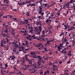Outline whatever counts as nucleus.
<instances>
[{
	"label": "nucleus",
	"instance_id": "nucleus-1",
	"mask_svg": "<svg viewBox=\"0 0 75 75\" xmlns=\"http://www.w3.org/2000/svg\"><path fill=\"white\" fill-rule=\"evenodd\" d=\"M5 30H4V31L5 33H8V30L11 33H12L13 35L14 36L16 35V30L12 28H7L6 26L5 27Z\"/></svg>",
	"mask_w": 75,
	"mask_h": 75
},
{
	"label": "nucleus",
	"instance_id": "nucleus-2",
	"mask_svg": "<svg viewBox=\"0 0 75 75\" xmlns=\"http://www.w3.org/2000/svg\"><path fill=\"white\" fill-rule=\"evenodd\" d=\"M9 41V39H8L3 38L1 40L0 43H2L3 44H6Z\"/></svg>",
	"mask_w": 75,
	"mask_h": 75
},
{
	"label": "nucleus",
	"instance_id": "nucleus-3",
	"mask_svg": "<svg viewBox=\"0 0 75 75\" xmlns=\"http://www.w3.org/2000/svg\"><path fill=\"white\" fill-rule=\"evenodd\" d=\"M36 52H30V54L32 55V57L33 58H36L37 57L36 55Z\"/></svg>",
	"mask_w": 75,
	"mask_h": 75
},
{
	"label": "nucleus",
	"instance_id": "nucleus-4",
	"mask_svg": "<svg viewBox=\"0 0 75 75\" xmlns=\"http://www.w3.org/2000/svg\"><path fill=\"white\" fill-rule=\"evenodd\" d=\"M37 57L38 59L40 60V63H42V64H44V60H42L43 59V58L41 57L40 55H38Z\"/></svg>",
	"mask_w": 75,
	"mask_h": 75
},
{
	"label": "nucleus",
	"instance_id": "nucleus-5",
	"mask_svg": "<svg viewBox=\"0 0 75 75\" xmlns=\"http://www.w3.org/2000/svg\"><path fill=\"white\" fill-rule=\"evenodd\" d=\"M28 63V64L29 65V66H30V67L33 64L32 62L33 61L32 60L30 59H28L26 61Z\"/></svg>",
	"mask_w": 75,
	"mask_h": 75
},
{
	"label": "nucleus",
	"instance_id": "nucleus-6",
	"mask_svg": "<svg viewBox=\"0 0 75 75\" xmlns=\"http://www.w3.org/2000/svg\"><path fill=\"white\" fill-rule=\"evenodd\" d=\"M42 27L41 26H39V29L38 31L39 32H38L37 33L38 35L40 34L41 32H42Z\"/></svg>",
	"mask_w": 75,
	"mask_h": 75
},
{
	"label": "nucleus",
	"instance_id": "nucleus-7",
	"mask_svg": "<svg viewBox=\"0 0 75 75\" xmlns=\"http://www.w3.org/2000/svg\"><path fill=\"white\" fill-rule=\"evenodd\" d=\"M37 47L38 48L39 47H41L42 49H43L44 48V46L43 45V44L42 43H40V44H38V45L37 46Z\"/></svg>",
	"mask_w": 75,
	"mask_h": 75
},
{
	"label": "nucleus",
	"instance_id": "nucleus-8",
	"mask_svg": "<svg viewBox=\"0 0 75 75\" xmlns=\"http://www.w3.org/2000/svg\"><path fill=\"white\" fill-rule=\"evenodd\" d=\"M4 2L6 4L7 6H8L10 4V2L9 1H8V0L7 1H5V0H4Z\"/></svg>",
	"mask_w": 75,
	"mask_h": 75
},
{
	"label": "nucleus",
	"instance_id": "nucleus-9",
	"mask_svg": "<svg viewBox=\"0 0 75 75\" xmlns=\"http://www.w3.org/2000/svg\"><path fill=\"white\" fill-rule=\"evenodd\" d=\"M22 66H23V67H24L25 68H26L27 69L29 67H30V66H28V65H26V64H23L22 65H21Z\"/></svg>",
	"mask_w": 75,
	"mask_h": 75
},
{
	"label": "nucleus",
	"instance_id": "nucleus-10",
	"mask_svg": "<svg viewBox=\"0 0 75 75\" xmlns=\"http://www.w3.org/2000/svg\"><path fill=\"white\" fill-rule=\"evenodd\" d=\"M30 71H31L32 73H34L35 71V68H31L30 69H29Z\"/></svg>",
	"mask_w": 75,
	"mask_h": 75
},
{
	"label": "nucleus",
	"instance_id": "nucleus-11",
	"mask_svg": "<svg viewBox=\"0 0 75 75\" xmlns=\"http://www.w3.org/2000/svg\"><path fill=\"white\" fill-rule=\"evenodd\" d=\"M29 55L28 54H25V56L24 57L25 59V61H27L29 59L28 57Z\"/></svg>",
	"mask_w": 75,
	"mask_h": 75
},
{
	"label": "nucleus",
	"instance_id": "nucleus-12",
	"mask_svg": "<svg viewBox=\"0 0 75 75\" xmlns=\"http://www.w3.org/2000/svg\"><path fill=\"white\" fill-rule=\"evenodd\" d=\"M0 45L1 47H4V48H7L8 47H6V45H4L3 43H0Z\"/></svg>",
	"mask_w": 75,
	"mask_h": 75
},
{
	"label": "nucleus",
	"instance_id": "nucleus-13",
	"mask_svg": "<svg viewBox=\"0 0 75 75\" xmlns=\"http://www.w3.org/2000/svg\"><path fill=\"white\" fill-rule=\"evenodd\" d=\"M25 59L23 58L22 59H21V60L20 61V62H21V65H22L23 64H25Z\"/></svg>",
	"mask_w": 75,
	"mask_h": 75
},
{
	"label": "nucleus",
	"instance_id": "nucleus-14",
	"mask_svg": "<svg viewBox=\"0 0 75 75\" xmlns=\"http://www.w3.org/2000/svg\"><path fill=\"white\" fill-rule=\"evenodd\" d=\"M36 25L37 26L41 25H42L41 22L40 21H37Z\"/></svg>",
	"mask_w": 75,
	"mask_h": 75
},
{
	"label": "nucleus",
	"instance_id": "nucleus-15",
	"mask_svg": "<svg viewBox=\"0 0 75 75\" xmlns=\"http://www.w3.org/2000/svg\"><path fill=\"white\" fill-rule=\"evenodd\" d=\"M17 73H16V74L17 75H18L20 74V75H21L23 74L22 73H21V70H17Z\"/></svg>",
	"mask_w": 75,
	"mask_h": 75
},
{
	"label": "nucleus",
	"instance_id": "nucleus-16",
	"mask_svg": "<svg viewBox=\"0 0 75 75\" xmlns=\"http://www.w3.org/2000/svg\"><path fill=\"white\" fill-rule=\"evenodd\" d=\"M36 64L38 66H39L41 65V63H40V60H38L37 63H36Z\"/></svg>",
	"mask_w": 75,
	"mask_h": 75
},
{
	"label": "nucleus",
	"instance_id": "nucleus-17",
	"mask_svg": "<svg viewBox=\"0 0 75 75\" xmlns=\"http://www.w3.org/2000/svg\"><path fill=\"white\" fill-rule=\"evenodd\" d=\"M24 14H25V16L27 17H30V14L29 13V12L28 11H26V13H24Z\"/></svg>",
	"mask_w": 75,
	"mask_h": 75
},
{
	"label": "nucleus",
	"instance_id": "nucleus-18",
	"mask_svg": "<svg viewBox=\"0 0 75 75\" xmlns=\"http://www.w3.org/2000/svg\"><path fill=\"white\" fill-rule=\"evenodd\" d=\"M1 35H3L4 37H6L7 39L9 38L10 37V36L9 35H6L5 34V33H4L3 34L2 33H1Z\"/></svg>",
	"mask_w": 75,
	"mask_h": 75
},
{
	"label": "nucleus",
	"instance_id": "nucleus-19",
	"mask_svg": "<svg viewBox=\"0 0 75 75\" xmlns=\"http://www.w3.org/2000/svg\"><path fill=\"white\" fill-rule=\"evenodd\" d=\"M61 53L62 54H65L67 53V52L64 49V50H62V51H61Z\"/></svg>",
	"mask_w": 75,
	"mask_h": 75
},
{
	"label": "nucleus",
	"instance_id": "nucleus-20",
	"mask_svg": "<svg viewBox=\"0 0 75 75\" xmlns=\"http://www.w3.org/2000/svg\"><path fill=\"white\" fill-rule=\"evenodd\" d=\"M46 36L45 35H42V36L40 38V40H42V41L44 40V38ZM43 37L44 38H43Z\"/></svg>",
	"mask_w": 75,
	"mask_h": 75
},
{
	"label": "nucleus",
	"instance_id": "nucleus-21",
	"mask_svg": "<svg viewBox=\"0 0 75 75\" xmlns=\"http://www.w3.org/2000/svg\"><path fill=\"white\" fill-rule=\"evenodd\" d=\"M46 33L45 32V31L44 30H42V31L41 34H42V35L45 36V34Z\"/></svg>",
	"mask_w": 75,
	"mask_h": 75
},
{
	"label": "nucleus",
	"instance_id": "nucleus-22",
	"mask_svg": "<svg viewBox=\"0 0 75 75\" xmlns=\"http://www.w3.org/2000/svg\"><path fill=\"white\" fill-rule=\"evenodd\" d=\"M69 3H65V6L66 7V8H68L69 7Z\"/></svg>",
	"mask_w": 75,
	"mask_h": 75
},
{
	"label": "nucleus",
	"instance_id": "nucleus-23",
	"mask_svg": "<svg viewBox=\"0 0 75 75\" xmlns=\"http://www.w3.org/2000/svg\"><path fill=\"white\" fill-rule=\"evenodd\" d=\"M17 50V49L15 48H13V49L12 50V51L13 52L15 53H16V50Z\"/></svg>",
	"mask_w": 75,
	"mask_h": 75
},
{
	"label": "nucleus",
	"instance_id": "nucleus-24",
	"mask_svg": "<svg viewBox=\"0 0 75 75\" xmlns=\"http://www.w3.org/2000/svg\"><path fill=\"white\" fill-rule=\"evenodd\" d=\"M35 34H33V35L31 36V38H33V39H35Z\"/></svg>",
	"mask_w": 75,
	"mask_h": 75
},
{
	"label": "nucleus",
	"instance_id": "nucleus-25",
	"mask_svg": "<svg viewBox=\"0 0 75 75\" xmlns=\"http://www.w3.org/2000/svg\"><path fill=\"white\" fill-rule=\"evenodd\" d=\"M33 28H32L31 29L29 30V32L33 34Z\"/></svg>",
	"mask_w": 75,
	"mask_h": 75
},
{
	"label": "nucleus",
	"instance_id": "nucleus-26",
	"mask_svg": "<svg viewBox=\"0 0 75 75\" xmlns=\"http://www.w3.org/2000/svg\"><path fill=\"white\" fill-rule=\"evenodd\" d=\"M16 57L15 55H13L12 56V58H11V60H13Z\"/></svg>",
	"mask_w": 75,
	"mask_h": 75
},
{
	"label": "nucleus",
	"instance_id": "nucleus-27",
	"mask_svg": "<svg viewBox=\"0 0 75 75\" xmlns=\"http://www.w3.org/2000/svg\"><path fill=\"white\" fill-rule=\"evenodd\" d=\"M42 2H43V0H42L39 1V3H40V6H41V7H42Z\"/></svg>",
	"mask_w": 75,
	"mask_h": 75
},
{
	"label": "nucleus",
	"instance_id": "nucleus-28",
	"mask_svg": "<svg viewBox=\"0 0 75 75\" xmlns=\"http://www.w3.org/2000/svg\"><path fill=\"white\" fill-rule=\"evenodd\" d=\"M24 42L26 45H28L29 44L28 43V40H25L24 41Z\"/></svg>",
	"mask_w": 75,
	"mask_h": 75
},
{
	"label": "nucleus",
	"instance_id": "nucleus-29",
	"mask_svg": "<svg viewBox=\"0 0 75 75\" xmlns=\"http://www.w3.org/2000/svg\"><path fill=\"white\" fill-rule=\"evenodd\" d=\"M39 11L38 12L39 14H41L42 12V10L39 9Z\"/></svg>",
	"mask_w": 75,
	"mask_h": 75
},
{
	"label": "nucleus",
	"instance_id": "nucleus-30",
	"mask_svg": "<svg viewBox=\"0 0 75 75\" xmlns=\"http://www.w3.org/2000/svg\"><path fill=\"white\" fill-rule=\"evenodd\" d=\"M57 49H58V51H60L61 49V48L60 47L58 46L57 47Z\"/></svg>",
	"mask_w": 75,
	"mask_h": 75
},
{
	"label": "nucleus",
	"instance_id": "nucleus-31",
	"mask_svg": "<svg viewBox=\"0 0 75 75\" xmlns=\"http://www.w3.org/2000/svg\"><path fill=\"white\" fill-rule=\"evenodd\" d=\"M49 21H51V20H49L48 18H47L46 21V22L47 23Z\"/></svg>",
	"mask_w": 75,
	"mask_h": 75
},
{
	"label": "nucleus",
	"instance_id": "nucleus-32",
	"mask_svg": "<svg viewBox=\"0 0 75 75\" xmlns=\"http://www.w3.org/2000/svg\"><path fill=\"white\" fill-rule=\"evenodd\" d=\"M72 74L73 75H75V70H73L72 72Z\"/></svg>",
	"mask_w": 75,
	"mask_h": 75
},
{
	"label": "nucleus",
	"instance_id": "nucleus-33",
	"mask_svg": "<svg viewBox=\"0 0 75 75\" xmlns=\"http://www.w3.org/2000/svg\"><path fill=\"white\" fill-rule=\"evenodd\" d=\"M25 3L26 4H29L28 3H29L30 4L31 3V2L30 1H28L25 2Z\"/></svg>",
	"mask_w": 75,
	"mask_h": 75
},
{
	"label": "nucleus",
	"instance_id": "nucleus-34",
	"mask_svg": "<svg viewBox=\"0 0 75 75\" xmlns=\"http://www.w3.org/2000/svg\"><path fill=\"white\" fill-rule=\"evenodd\" d=\"M24 22L25 23V24H28V22H27L26 21V20H24Z\"/></svg>",
	"mask_w": 75,
	"mask_h": 75
},
{
	"label": "nucleus",
	"instance_id": "nucleus-35",
	"mask_svg": "<svg viewBox=\"0 0 75 75\" xmlns=\"http://www.w3.org/2000/svg\"><path fill=\"white\" fill-rule=\"evenodd\" d=\"M48 5L47 4H45L43 5V6H44V7H47V6Z\"/></svg>",
	"mask_w": 75,
	"mask_h": 75
},
{
	"label": "nucleus",
	"instance_id": "nucleus-36",
	"mask_svg": "<svg viewBox=\"0 0 75 75\" xmlns=\"http://www.w3.org/2000/svg\"><path fill=\"white\" fill-rule=\"evenodd\" d=\"M55 22L56 23H57L59 22L58 20H57V19H55Z\"/></svg>",
	"mask_w": 75,
	"mask_h": 75
},
{
	"label": "nucleus",
	"instance_id": "nucleus-37",
	"mask_svg": "<svg viewBox=\"0 0 75 75\" xmlns=\"http://www.w3.org/2000/svg\"><path fill=\"white\" fill-rule=\"evenodd\" d=\"M35 6V4H30V6Z\"/></svg>",
	"mask_w": 75,
	"mask_h": 75
},
{
	"label": "nucleus",
	"instance_id": "nucleus-38",
	"mask_svg": "<svg viewBox=\"0 0 75 75\" xmlns=\"http://www.w3.org/2000/svg\"><path fill=\"white\" fill-rule=\"evenodd\" d=\"M73 4L74 5L73 6V9L74 11H75V4Z\"/></svg>",
	"mask_w": 75,
	"mask_h": 75
},
{
	"label": "nucleus",
	"instance_id": "nucleus-39",
	"mask_svg": "<svg viewBox=\"0 0 75 75\" xmlns=\"http://www.w3.org/2000/svg\"><path fill=\"white\" fill-rule=\"evenodd\" d=\"M75 28H74V27H71V28H70V30H74V29Z\"/></svg>",
	"mask_w": 75,
	"mask_h": 75
},
{
	"label": "nucleus",
	"instance_id": "nucleus-40",
	"mask_svg": "<svg viewBox=\"0 0 75 75\" xmlns=\"http://www.w3.org/2000/svg\"><path fill=\"white\" fill-rule=\"evenodd\" d=\"M32 29H33V27L32 26H29L28 27V29L32 30Z\"/></svg>",
	"mask_w": 75,
	"mask_h": 75
},
{
	"label": "nucleus",
	"instance_id": "nucleus-41",
	"mask_svg": "<svg viewBox=\"0 0 75 75\" xmlns=\"http://www.w3.org/2000/svg\"><path fill=\"white\" fill-rule=\"evenodd\" d=\"M47 48H46L45 47L44 48V50L45 51H44V52H45V51H47V52L48 51V50H47Z\"/></svg>",
	"mask_w": 75,
	"mask_h": 75
},
{
	"label": "nucleus",
	"instance_id": "nucleus-42",
	"mask_svg": "<svg viewBox=\"0 0 75 75\" xmlns=\"http://www.w3.org/2000/svg\"><path fill=\"white\" fill-rule=\"evenodd\" d=\"M60 6L61 7H62V8H64L65 7L64 5H63V6Z\"/></svg>",
	"mask_w": 75,
	"mask_h": 75
},
{
	"label": "nucleus",
	"instance_id": "nucleus-43",
	"mask_svg": "<svg viewBox=\"0 0 75 75\" xmlns=\"http://www.w3.org/2000/svg\"><path fill=\"white\" fill-rule=\"evenodd\" d=\"M7 16H8V17H9L10 18H11L12 17H13L12 16L10 15H7Z\"/></svg>",
	"mask_w": 75,
	"mask_h": 75
},
{
	"label": "nucleus",
	"instance_id": "nucleus-44",
	"mask_svg": "<svg viewBox=\"0 0 75 75\" xmlns=\"http://www.w3.org/2000/svg\"><path fill=\"white\" fill-rule=\"evenodd\" d=\"M36 66L37 65L36 64H35V63H34V64H33V67H36Z\"/></svg>",
	"mask_w": 75,
	"mask_h": 75
},
{
	"label": "nucleus",
	"instance_id": "nucleus-45",
	"mask_svg": "<svg viewBox=\"0 0 75 75\" xmlns=\"http://www.w3.org/2000/svg\"><path fill=\"white\" fill-rule=\"evenodd\" d=\"M66 41H64L62 43V45H64L65 44V43H66Z\"/></svg>",
	"mask_w": 75,
	"mask_h": 75
},
{
	"label": "nucleus",
	"instance_id": "nucleus-46",
	"mask_svg": "<svg viewBox=\"0 0 75 75\" xmlns=\"http://www.w3.org/2000/svg\"><path fill=\"white\" fill-rule=\"evenodd\" d=\"M59 46L60 47H64V46H63V45H62V44H61V43H60V44L59 45Z\"/></svg>",
	"mask_w": 75,
	"mask_h": 75
},
{
	"label": "nucleus",
	"instance_id": "nucleus-47",
	"mask_svg": "<svg viewBox=\"0 0 75 75\" xmlns=\"http://www.w3.org/2000/svg\"><path fill=\"white\" fill-rule=\"evenodd\" d=\"M41 7H42L41 6H39V8H40V9H39V10H42V8Z\"/></svg>",
	"mask_w": 75,
	"mask_h": 75
},
{
	"label": "nucleus",
	"instance_id": "nucleus-48",
	"mask_svg": "<svg viewBox=\"0 0 75 75\" xmlns=\"http://www.w3.org/2000/svg\"><path fill=\"white\" fill-rule=\"evenodd\" d=\"M64 26L65 28H64V30H67V26L66 25H64Z\"/></svg>",
	"mask_w": 75,
	"mask_h": 75
},
{
	"label": "nucleus",
	"instance_id": "nucleus-49",
	"mask_svg": "<svg viewBox=\"0 0 75 75\" xmlns=\"http://www.w3.org/2000/svg\"><path fill=\"white\" fill-rule=\"evenodd\" d=\"M64 49L65 50H67L69 49V47H67L66 48H64Z\"/></svg>",
	"mask_w": 75,
	"mask_h": 75
},
{
	"label": "nucleus",
	"instance_id": "nucleus-50",
	"mask_svg": "<svg viewBox=\"0 0 75 75\" xmlns=\"http://www.w3.org/2000/svg\"><path fill=\"white\" fill-rule=\"evenodd\" d=\"M5 18L6 19L7 18V17L6 16H4L3 17V18L4 19Z\"/></svg>",
	"mask_w": 75,
	"mask_h": 75
},
{
	"label": "nucleus",
	"instance_id": "nucleus-51",
	"mask_svg": "<svg viewBox=\"0 0 75 75\" xmlns=\"http://www.w3.org/2000/svg\"><path fill=\"white\" fill-rule=\"evenodd\" d=\"M1 73L2 74V75H4V73H3V71H2V70H1Z\"/></svg>",
	"mask_w": 75,
	"mask_h": 75
},
{
	"label": "nucleus",
	"instance_id": "nucleus-52",
	"mask_svg": "<svg viewBox=\"0 0 75 75\" xmlns=\"http://www.w3.org/2000/svg\"><path fill=\"white\" fill-rule=\"evenodd\" d=\"M12 19H13V20H15V21H18V20H17V19H16V18H12Z\"/></svg>",
	"mask_w": 75,
	"mask_h": 75
},
{
	"label": "nucleus",
	"instance_id": "nucleus-53",
	"mask_svg": "<svg viewBox=\"0 0 75 75\" xmlns=\"http://www.w3.org/2000/svg\"><path fill=\"white\" fill-rule=\"evenodd\" d=\"M22 69L23 70H25L27 69L26 68H25V67H22Z\"/></svg>",
	"mask_w": 75,
	"mask_h": 75
},
{
	"label": "nucleus",
	"instance_id": "nucleus-54",
	"mask_svg": "<svg viewBox=\"0 0 75 75\" xmlns=\"http://www.w3.org/2000/svg\"><path fill=\"white\" fill-rule=\"evenodd\" d=\"M60 12H57V13H56V14L58 15H60Z\"/></svg>",
	"mask_w": 75,
	"mask_h": 75
},
{
	"label": "nucleus",
	"instance_id": "nucleus-55",
	"mask_svg": "<svg viewBox=\"0 0 75 75\" xmlns=\"http://www.w3.org/2000/svg\"><path fill=\"white\" fill-rule=\"evenodd\" d=\"M21 6H22V5H24L25 4V2H23V3H21Z\"/></svg>",
	"mask_w": 75,
	"mask_h": 75
},
{
	"label": "nucleus",
	"instance_id": "nucleus-56",
	"mask_svg": "<svg viewBox=\"0 0 75 75\" xmlns=\"http://www.w3.org/2000/svg\"><path fill=\"white\" fill-rule=\"evenodd\" d=\"M68 56H72V54H71V53H68Z\"/></svg>",
	"mask_w": 75,
	"mask_h": 75
},
{
	"label": "nucleus",
	"instance_id": "nucleus-57",
	"mask_svg": "<svg viewBox=\"0 0 75 75\" xmlns=\"http://www.w3.org/2000/svg\"><path fill=\"white\" fill-rule=\"evenodd\" d=\"M51 14L50 15V16H52V17H53L54 16V13L52 12H51Z\"/></svg>",
	"mask_w": 75,
	"mask_h": 75
},
{
	"label": "nucleus",
	"instance_id": "nucleus-58",
	"mask_svg": "<svg viewBox=\"0 0 75 75\" xmlns=\"http://www.w3.org/2000/svg\"><path fill=\"white\" fill-rule=\"evenodd\" d=\"M72 3H73V0H70V1L69 2V4H71Z\"/></svg>",
	"mask_w": 75,
	"mask_h": 75
},
{
	"label": "nucleus",
	"instance_id": "nucleus-59",
	"mask_svg": "<svg viewBox=\"0 0 75 75\" xmlns=\"http://www.w3.org/2000/svg\"><path fill=\"white\" fill-rule=\"evenodd\" d=\"M41 17H42L41 16H39L38 17V19H42V18H41Z\"/></svg>",
	"mask_w": 75,
	"mask_h": 75
},
{
	"label": "nucleus",
	"instance_id": "nucleus-60",
	"mask_svg": "<svg viewBox=\"0 0 75 75\" xmlns=\"http://www.w3.org/2000/svg\"><path fill=\"white\" fill-rule=\"evenodd\" d=\"M14 47L16 48H17L18 47L19 48V45H18V46H14Z\"/></svg>",
	"mask_w": 75,
	"mask_h": 75
},
{
	"label": "nucleus",
	"instance_id": "nucleus-61",
	"mask_svg": "<svg viewBox=\"0 0 75 75\" xmlns=\"http://www.w3.org/2000/svg\"><path fill=\"white\" fill-rule=\"evenodd\" d=\"M67 38H66V37H65L64 38V41H66L67 42Z\"/></svg>",
	"mask_w": 75,
	"mask_h": 75
},
{
	"label": "nucleus",
	"instance_id": "nucleus-62",
	"mask_svg": "<svg viewBox=\"0 0 75 75\" xmlns=\"http://www.w3.org/2000/svg\"><path fill=\"white\" fill-rule=\"evenodd\" d=\"M48 16H49V14H48V13H47L46 14V17L48 18L49 17Z\"/></svg>",
	"mask_w": 75,
	"mask_h": 75
},
{
	"label": "nucleus",
	"instance_id": "nucleus-63",
	"mask_svg": "<svg viewBox=\"0 0 75 75\" xmlns=\"http://www.w3.org/2000/svg\"><path fill=\"white\" fill-rule=\"evenodd\" d=\"M53 67H54V68H58V67H57V66H54V65H53Z\"/></svg>",
	"mask_w": 75,
	"mask_h": 75
},
{
	"label": "nucleus",
	"instance_id": "nucleus-64",
	"mask_svg": "<svg viewBox=\"0 0 75 75\" xmlns=\"http://www.w3.org/2000/svg\"><path fill=\"white\" fill-rule=\"evenodd\" d=\"M47 71H45L44 73V75H46L47 74Z\"/></svg>",
	"mask_w": 75,
	"mask_h": 75
}]
</instances>
